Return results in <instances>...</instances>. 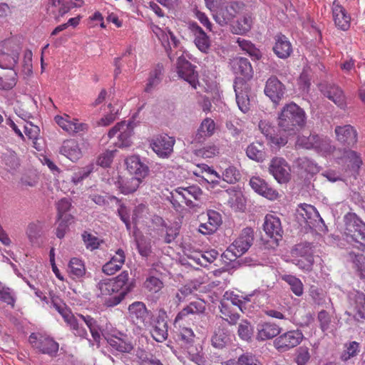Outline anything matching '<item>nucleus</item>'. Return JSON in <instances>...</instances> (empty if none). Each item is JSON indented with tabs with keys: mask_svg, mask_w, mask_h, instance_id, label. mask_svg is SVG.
I'll return each instance as SVG.
<instances>
[{
	"mask_svg": "<svg viewBox=\"0 0 365 365\" xmlns=\"http://www.w3.org/2000/svg\"><path fill=\"white\" fill-rule=\"evenodd\" d=\"M161 44L172 62L177 56L175 70L178 77L187 81L193 88H197L199 81L198 73L195 71L196 66L189 61V53L178 49L180 41L168 28L164 31L161 30Z\"/></svg>",
	"mask_w": 365,
	"mask_h": 365,
	"instance_id": "nucleus-1",
	"label": "nucleus"
},
{
	"mask_svg": "<svg viewBox=\"0 0 365 365\" xmlns=\"http://www.w3.org/2000/svg\"><path fill=\"white\" fill-rule=\"evenodd\" d=\"M191 29L195 35L194 42L196 46L200 51L207 53L210 46L208 36L196 23L191 24Z\"/></svg>",
	"mask_w": 365,
	"mask_h": 365,
	"instance_id": "nucleus-32",
	"label": "nucleus"
},
{
	"mask_svg": "<svg viewBox=\"0 0 365 365\" xmlns=\"http://www.w3.org/2000/svg\"><path fill=\"white\" fill-rule=\"evenodd\" d=\"M215 123L212 119L210 118H205L197 130L195 140L200 142L212 136L215 133Z\"/></svg>",
	"mask_w": 365,
	"mask_h": 365,
	"instance_id": "nucleus-36",
	"label": "nucleus"
},
{
	"mask_svg": "<svg viewBox=\"0 0 365 365\" xmlns=\"http://www.w3.org/2000/svg\"><path fill=\"white\" fill-rule=\"evenodd\" d=\"M238 7V4L232 3L220 9L213 14L215 21L221 26L227 25L237 16Z\"/></svg>",
	"mask_w": 365,
	"mask_h": 365,
	"instance_id": "nucleus-26",
	"label": "nucleus"
},
{
	"mask_svg": "<svg viewBox=\"0 0 365 365\" xmlns=\"http://www.w3.org/2000/svg\"><path fill=\"white\" fill-rule=\"evenodd\" d=\"M158 267V265H155ZM160 273L155 267L150 269L148 277L145 282V287L150 291L153 292H158L160 289Z\"/></svg>",
	"mask_w": 365,
	"mask_h": 365,
	"instance_id": "nucleus-45",
	"label": "nucleus"
},
{
	"mask_svg": "<svg viewBox=\"0 0 365 365\" xmlns=\"http://www.w3.org/2000/svg\"><path fill=\"white\" fill-rule=\"evenodd\" d=\"M319 89L323 95L334 102L339 108L344 109L346 106V97L343 91L336 85L322 83Z\"/></svg>",
	"mask_w": 365,
	"mask_h": 365,
	"instance_id": "nucleus-17",
	"label": "nucleus"
},
{
	"mask_svg": "<svg viewBox=\"0 0 365 365\" xmlns=\"http://www.w3.org/2000/svg\"><path fill=\"white\" fill-rule=\"evenodd\" d=\"M133 125L130 121L118 123L108 132V138H117L114 144L119 148H127L132 144L131 137L133 132Z\"/></svg>",
	"mask_w": 365,
	"mask_h": 365,
	"instance_id": "nucleus-11",
	"label": "nucleus"
},
{
	"mask_svg": "<svg viewBox=\"0 0 365 365\" xmlns=\"http://www.w3.org/2000/svg\"><path fill=\"white\" fill-rule=\"evenodd\" d=\"M129 317L130 320L140 329H145L150 331L152 337L160 341V329L158 327V321H152L149 318V314L145 304L140 302H135L128 307Z\"/></svg>",
	"mask_w": 365,
	"mask_h": 365,
	"instance_id": "nucleus-4",
	"label": "nucleus"
},
{
	"mask_svg": "<svg viewBox=\"0 0 365 365\" xmlns=\"http://www.w3.org/2000/svg\"><path fill=\"white\" fill-rule=\"evenodd\" d=\"M240 179V173L234 166H229L222 173V180L227 183L235 184Z\"/></svg>",
	"mask_w": 365,
	"mask_h": 365,
	"instance_id": "nucleus-55",
	"label": "nucleus"
},
{
	"mask_svg": "<svg viewBox=\"0 0 365 365\" xmlns=\"http://www.w3.org/2000/svg\"><path fill=\"white\" fill-rule=\"evenodd\" d=\"M2 160L9 171L16 170L19 165V159L16 153L11 150H7L2 155Z\"/></svg>",
	"mask_w": 365,
	"mask_h": 365,
	"instance_id": "nucleus-51",
	"label": "nucleus"
},
{
	"mask_svg": "<svg viewBox=\"0 0 365 365\" xmlns=\"http://www.w3.org/2000/svg\"><path fill=\"white\" fill-rule=\"evenodd\" d=\"M307 120L304 110L295 103L285 104L278 114L277 125L288 135H294L302 128Z\"/></svg>",
	"mask_w": 365,
	"mask_h": 365,
	"instance_id": "nucleus-3",
	"label": "nucleus"
},
{
	"mask_svg": "<svg viewBox=\"0 0 365 365\" xmlns=\"http://www.w3.org/2000/svg\"><path fill=\"white\" fill-rule=\"evenodd\" d=\"M247 157L257 162H262L264 159L263 145L259 142L253 143L248 145L246 150Z\"/></svg>",
	"mask_w": 365,
	"mask_h": 365,
	"instance_id": "nucleus-42",
	"label": "nucleus"
},
{
	"mask_svg": "<svg viewBox=\"0 0 365 365\" xmlns=\"http://www.w3.org/2000/svg\"><path fill=\"white\" fill-rule=\"evenodd\" d=\"M21 47L14 39H7L0 43V67L14 70Z\"/></svg>",
	"mask_w": 365,
	"mask_h": 365,
	"instance_id": "nucleus-8",
	"label": "nucleus"
},
{
	"mask_svg": "<svg viewBox=\"0 0 365 365\" xmlns=\"http://www.w3.org/2000/svg\"><path fill=\"white\" fill-rule=\"evenodd\" d=\"M125 261V252L122 249H118L110 260L103 266V272L108 275H113L120 270Z\"/></svg>",
	"mask_w": 365,
	"mask_h": 365,
	"instance_id": "nucleus-28",
	"label": "nucleus"
},
{
	"mask_svg": "<svg viewBox=\"0 0 365 365\" xmlns=\"http://www.w3.org/2000/svg\"><path fill=\"white\" fill-rule=\"evenodd\" d=\"M133 287L129 282L128 272H122L114 279L101 280L96 285L98 296L108 297L105 303L108 307H114L120 303L125 295Z\"/></svg>",
	"mask_w": 365,
	"mask_h": 365,
	"instance_id": "nucleus-2",
	"label": "nucleus"
},
{
	"mask_svg": "<svg viewBox=\"0 0 365 365\" xmlns=\"http://www.w3.org/2000/svg\"><path fill=\"white\" fill-rule=\"evenodd\" d=\"M175 143V138L168 134L161 135V158H168L173 153V146Z\"/></svg>",
	"mask_w": 365,
	"mask_h": 365,
	"instance_id": "nucleus-43",
	"label": "nucleus"
},
{
	"mask_svg": "<svg viewBox=\"0 0 365 365\" xmlns=\"http://www.w3.org/2000/svg\"><path fill=\"white\" fill-rule=\"evenodd\" d=\"M310 358L309 348L307 346H300L297 349L294 361L297 365H307Z\"/></svg>",
	"mask_w": 365,
	"mask_h": 365,
	"instance_id": "nucleus-59",
	"label": "nucleus"
},
{
	"mask_svg": "<svg viewBox=\"0 0 365 365\" xmlns=\"http://www.w3.org/2000/svg\"><path fill=\"white\" fill-rule=\"evenodd\" d=\"M221 317L230 324H236L240 319V314L228 302H221L220 306Z\"/></svg>",
	"mask_w": 365,
	"mask_h": 365,
	"instance_id": "nucleus-40",
	"label": "nucleus"
},
{
	"mask_svg": "<svg viewBox=\"0 0 365 365\" xmlns=\"http://www.w3.org/2000/svg\"><path fill=\"white\" fill-rule=\"evenodd\" d=\"M265 95L274 103L279 105L286 93L285 86L275 76H271L266 82Z\"/></svg>",
	"mask_w": 365,
	"mask_h": 365,
	"instance_id": "nucleus-16",
	"label": "nucleus"
},
{
	"mask_svg": "<svg viewBox=\"0 0 365 365\" xmlns=\"http://www.w3.org/2000/svg\"><path fill=\"white\" fill-rule=\"evenodd\" d=\"M227 298L222 302H228L231 306H237L240 310H242L243 305L248 301H250V297H243L237 294L226 293Z\"/></svg>",
	"mask_w": 365,
	"mask_h": 365,
	"instance_id": "nucleus-58",
	"label": "nucleus"
},
{
	"mask_svg": "<svg viewBox=\"0 0 365 365\" xmlns=\"http://www.w3.org/2000/svg\"><path fill=\"white\" fill-rule=\"evenodd\" d=\"M304 335L298 329L286 331L274 340V346L279 352L288 351L297 346L302 341Z\"/></svg>",
	"mask_w": 365,
	"mask_h": 365,
	"instance_id": "nucleus-13",
	"label": "nucleus"
},
{
	"mask_svg": "<svg viewBox=\"0 0 365 365\" xmlns=\"http://www.w3.org/2000/svg\"><path fill=\"white\" fill-rule=\"evenodd\" d=\"M227 339L228 338L226 334L223 331L219 329L215 331L212 336L211 343L214 347L217 349H222L226 345Z\"/></svg>",
	"mask_w": 365,
	"mask_h": 365,
	"instance_id": "nucleus-60",
	"label": "nucleus"
},
{
	"mask_svg": "<svg viewBox=\"0 0 365 365\" xmlns=\"http://www.w3.org/2000/svg\"><path fill=\"white\" fill-rule=\"evenodd\" d=\"M29 342L32 346L41 353L55 355L58 350V344L53 339L40 334L32 333L29 336Z\"/></svg>",
	"mask_w": 365,
	"mask_h": 365,
	"instance_id": "nucleus-14",
	"label": "nucleus"
},
{
	"mask_svg": "<svg viewBox=\"0 0 365 365\" xmlns=\"http://www.w3.org/2000/svg\"><path fill=\"white\" fill-rule=\"evenodd\" d=\"M282 278L289 285L291 290L297 296L299 297L303 294V284L299 279L292 275H284Z\"/></svg>",
	"mask_w": 365,
	"mask_h": 365,
	"instance_id": "nucleus-50",
	"label": "nucleus"
},
{
	"mask_svg": "<svg viewBox=\"0 0 365 365\" xmlns=\"http://www.w3.org/2000/svg\"><path fill=\"white\" fill-rule=\"evenodd\" d=\"M17 73L15 70L9 71L4 76H0V89L10 90L16 84Z\"/></svg>",
	"mask_w": 365,
	"mask_h": 365,
	"instance_id": "nucleus-49",
	"label": "nucleus"
},
{
	"mask_svg": "<svg viewBox=\"0 0 365 365\" xmlns=\"http://www.w3.org/2000/svg\"><path fill=\"white\" fill-rule=\"evenodd\" d=\"M275 43L273 51L280 58H288L292 52V46L288 38L283 34H277L274 37Z\"/></svg>",
	"mask_w": 365,
	"mask_h": 365,
	"instance_id": "nucleus-29",
	"label": "nucleus"
},
{
	"mask_svg": "<svg viewBox=\"0 0 365 365\" xmlns=\"http://www.w3.org/2000/svg\"><path fill=\"white\" fill-rule=\"evenodd\" d=\"M204 310L205 306L202 302H191L178 314L175 319V324L178 323L180 321L187 322V320L191 319V318L189 317L190 316L202 313Z\"/></svg>",
	"mask_w": 365,
	"mask_h": 365,
	"instance_id": "nucleus-35",
	"label": "nucleus"
},
{
	"mask_svg": "<svg viewBox=\"0 0 365 365\" xmlns=\"http://www.w3.org/2000/svg\"><path fill=\"white\" fill-rule=\"evenodd\" d=\"M332 14L335 25L339 29L342 31H346L349 29L351 18L343 6L334 4Z\"/></svg>",
	"mask_w": 365,
	"mask_h": 365,
	"instance_id": "nucleus-30",
	"label": "nucleus"
},
{
	"mask_svg": "<svg viewBox=\"0 0 365 365\" xmlns=\"http://www.w3.org/2000/svg\"><path fill=\"white\" fill-rule=\"evenodd\" d=\"M83 324H86L89 329L93 341L98 344L101 340V331L97 321L91 316L77 314L67 324L70 330L76 336L81 339H87L88 332L83 327Z\"/></svg>",
	"mask_w": 365,
	"mask_h": 365,
	"instance_id": "nucleus-5",
	"label": "nucleus"
},
{
	"mask_svg": "<svg viewBox=\"0 0 365 365\" xmlns=\"http://www.w3.org/2000/svg\"><path fill=\"white\" fill-rule=\"evenodd\" d=\"M237 333L242 339L245 341L250 339L253 334V327L251 323L247 320H242L239 324Z\"/></svg>",
	"mask_w": 365,
	"mask_h": 365,
	"instance_id": "nucleus-52",
	"label": "nucleus"
},
{
	"mask_svg": "<svg viewBox=\"0 0 365 365\" xmlns=\"http://www.w3.org/2000/svg\"><path fill=\"white\" fill-rule=\"evenodd\" d=\"M32 52L27 50L24 52V59L22 61V72L26 75L30 76L32 73Z\"/></svg>",
	"mask_w": 365,
	"mask_h": 365,
	"instance_id": "nucleus-62",
	"label": "nucleus"
},
{
	"mask_svg": "<svg viewBox=\"0 0 365 365\" xmlns=\"http://www.w3.org/2000/svg\"><path fill=\"white\" fill-rule=\"evenodd\" d=\"M56 123L66 132L70 135L81 134L88 129V124L80 122L76 118H71L68 115H56Z\"/></svg>",
	"mask_w": 365,
	"mask_h": 365,
	"instance_id": "nucleus-15",
	"label": "nucleus"
},
{
	"mask_svg": "<svg viewBox=\"0 0 365 365\" xmlns=\"http://www.w3.org/2000/svg\"><path fill=\"white\" fill-rule=\"evenodd\" d=\"M253 20L250 14H245L231 24V31L233 34L243 35L248 32L252 26Z\"/></svg>",
	"mask_w": 365,
	"mask_h": 365,
	"instance_id": "nucleus-38",
	"label": "nucleus"
},
{
	"mask_svg": "<svg viewBox=\"0 0 365 365\" xmlns=\"http://www.w3.org/2000/svg\"><path fill=\"white\" fill-rule=\"evenodd\" d=\"M165 232V242L170 243L173 241L178 235V227L176 225L174 227H168L167 225L163 226L161 224V233Z\"/></svg>",
	"mask_w": 365,
	"mask_h": 365,
	"instance_id": "nucleus-64",
	"label": "nucleus"
},
{
	"mask_svg": "<svg viewBox=\"0 0 365 365\" xmlns=\"http://www.w3.org/2000/svg\"><path fill=\"white\" fill-rule=\"evenodd\" d=\"M207 216V221L200 223L198 227V231L204 235L215 232L222 222L220 214L215 210H208Z\"/></svg>",
	"mask_w": 365,
	"mask_h": 365,
	"instance_id": "nucleus-25",
	"label": "nucleus"
},
{
	"mask_svg": "<svg viewBox=\"0 0 365 365\" xmlns=\"http://www.w3.org/2000/svg\"><path fill=\"white\" fill-rule=\"evenodd\" d=\"M344 220L346 240L365 246V223L354 213L346 215Z\"/></svg>",
	"mask_w": 365,
	"mask_h": 365,
	"instance_id": "nucleus-7",
	"label": "nucleus"
},
{
	"mask_svg": "<svg viewBox=\"0 0 365 365\" xmlns=\"http://www.w3.org/2000/svg\"><path fill=\"white\" fill-rule=\"evenodd\" d=\"M250 185L255 192L269 200H275L279 197L278 192L259 177H252Z\"/></svg>",
	"mask_w": 365,
	"mask_h": 365,
	"instance_id": "nucleus-20",
	"label": "nucleus"
},
{
	"mask_svg": "<svg viewBox=\"0 0 365 365\" xmlns=\"http://www.w3.org/2000/svg\"><path fill=\"white\" fill-rule=\"evenodd\" d=\"M142 182V179L140 178L131 177L127 179H120L116 182V186L120 190V192L124 195H128L135 192L140 184Z\"/></svg>",
	"mask_w": 365,
	"mask_h": 365,
	"instance_id": "nucleus-39",
	"label": "nucleus"
},
{
	"mask_svg": "<svg viewBox=\"0 0 365 365\" xmlns=\"http://www.w3.org/2000/svg\"><path fill=\"white\" fill-rule=\"evenodd\" d=\"M296 145L304 149H314L318 153H331L334 150L331 140L327 138H322L317 134H310L309 136L299 135Z\"/></svg>",
	"mask_w": 365,
	"mask_h": 365,
	"instance_id": "nucleus-9",
	"label": "nucleus"
},
{
	"mask_svg": "<svg viewBox=\"0 0 365 365\" xmlns=\"http://www.w3.org/2000/svg\"><path fill=\"white\" fill-rule=\"evenodd\" d=\"M92 165H88L84 168H80L76 172L73 173L71 178V181L73 183V185H78L85 178H86L92 173Z\"/></svg>",
	"mask_w": 365,
	"mask_h": 365,
	"instance_id": "nucleus-53",
	"label": "nucleus"
},
{
	"mask_svg": "<svg viewBox=\"0 0 365 365\" xmlns=\"http://www.w3.org/2000/svg\"><path fill=\"white\" fill-rule=\"evenodd\" d=\"M282 328L277 324L269 322H261L257 327L256 339L264 341L272 339L280 334Z\"/></svg>",
	"mask_w": 365,
	"mask_h": 365,
	"instance_id": "nucleus-24",
	"label": "nucleus"
},
{
	"mask_svg": "<svg viewBox=\"0 0 365 365\" xmlns=\"http://www.w3.org/2000/svg\"><path fill=\"white\" fill-rule=\"evenodd\" d=\"M342 158L346 163H348L349 165L351 166L352 168L358 169L362 164L360 155L352 150H344Z\"/></svg>",
	"mask_w": 365,
	"mask_h": 365,
	"instance_id": "nucleus-48",
	"label": "nucleus"
},
{
	"mask_svg": "<svg viewBox=\"0 0 365 365\" xmlns=\"http://www.w3.org/2000/svg\"><path fill=\"white\" fill-rule=\"evenodd\" d=\"M269 172L279 182L284 183L289 180L290 168L285 160L282 158H274L272 160L269 168Z\"/></svg>",
	"mask_w": 365,
	"mask_h": 365,
	"instance_id": "nucleus-18",
	"label": "nucleus"
},
{
	"mask_svg": "<svg viewBox=\"0 0 365 365\" xmlns=\"http://www.w3.org/2000/svg\"><path fill=\"white\" fill-rule=\"evenodd\" d=\"M68 271L73 277L80 278L86 273L85 265L81 259L73 257L69 262Z\"/></svg>",
	"mask_w": 365,
	"mask_h": 365,
	"instance_id": "nucleus-47",
	"label": "nucleus"
},
{
	"mask_svg": "<svg viewBox=\"0 0 365 365\" xmlns=\"http://www.w3.org/2000/svg\"><path fill=\"white\" fill-rule=\"evenodd\" d=\"M239 365H263L259 359L250 352H245L238 357Z\"/></svg>",
	"mask_w": 365,
	"mask_h": 365,
	"instance_id": "nucleus-56",
	"label": "nucleus"
},
{
	"mask_svg": "<svg viewBox=\"0 0 365 365\" xmlns=\"http://www.w3.org/2000/svg\"><path fill=\"white\" fill-rule=\"evenodd\" d=\"M235 92L236 95V101L240 110L244 113L250 110V88L248 85L242 79H237L235 82Z\"/></svg>",
	"mask_w": 365,
	"mask_h": 365,
	"instance_id": "nucleus-19",
	"label": "nucleus"
},
{
	"mask_svg": "<svg viewBox=\"0 0 365 365\" xmlns=\"http://www.w3.org/2000/svg\"><path fill=\"white\" fill-rule=\"evenodd\" d=\"M230 66L233 73L242 77V80H250L253 76L252 65L247 58L235 57L230 60ZM239 79L238 78L237 80Z\"/></svg>",
	"mask_w": 365,
	"mask_h": 365,
	"instance_id": "nucleus-21",
	"label": "nucleus"
},
{
	"mask_svg": "<svg viewBox=\"0 0 365 365\" xmlns=\"http://www.w3.org/2000/svg\"><path fill=\"white\" fill-rule=\"evenodd\" d=\"M60 153L73 162L80 159L82 155L78 143L73 139L63 142L60 148Z\"/></svg>",
	"mask_w": 365,
	"mask_h": 365,
	"instance_id": "nucleus-33",
	"label": "nucleus"
},
{
	"mask_svg": "<svg viewBox=\"0 0 365 365\" xmlns=\"http://www.w3.org/2000/svg\"><path fill=\"white\" fill-rule=\"evenodd\" d=\"M82 238L86 247L91 250L98 249L102 242L98 237L86 232L82 234Z\"/></svg>",
	"mask_w": 365,
	"mask_h": 365,
	"instance_id": "nucleus-61",
	"label": "nucleus"
},
{
	"mask_svg": "<svg viewBox=\"0 0 365 365\" xmlns=\"http://www.w3.org/2000/svg\"><path fill=\"white\" fill-rule=\"evenodd\" d=\"M73 8L71 3H63V0H49L48 6V12L53 15L56 21L67 14Z\"/></svg>",
	"mask_w": 365,
	"mask_h": 365,
	"instance_id": "nucleus-34",
	"label": "nucleus"
},
{
	"mask_svg": "<svg viewBox=\"0 0 365 365\" xmlns=\"http://www.w3.org/2000/svg\"><path fill=\"white\" fill-rule=\"evenodd\" d=\"M334 133L336 140L341 144L354 146L357 143V131L351 125H337Z\"/></svg>",
	"mask_w": 365,
	"mask_h": 365,
	"instance_id": "nucleus-22",
	"label": "nucleus"
},
{
	"mask_svg": "<svg viewBox=\"0 0 365 365\" xmlns=\"http://www.w3.org/2000/svg\"><path fill=\"white\" fill-rule=\"evenodd\" d=\"M254 230L251 227L244 228L240 236L229 246L227 255L231 254L234 257H238L245 253L253 244Z\"/></svg>",
	"mask_w": 365,
	"mask_h": 365,
	"instance_id": "nucleus-12",
	"label": "nucleus"
},
{
	"mask_svg": "<svg viewBox=\"0 0 365 365\" xmlns=\"http://www.w3.org/2000/svg\"><path fill=\"white\" fill-rule=\"evenodd\" d=\"M23 126L25 135L30 140H32L35 144V141L37 140L40 135V128L38 126L34 125L32 122H26V123H24Z\"/></svg>",
	"mask_w": 365,
	"mask_h": 365,
	"instance_id": "nucleus-57",
	"label": "nucleus"
},
{
	"mask_svg": "<svg viewBox=\"0 0 365 365\" xmlns=\"http://www.w3.org/2000/svg\"><path fill=\"white\" fill-rule=\"evenodd\" d=\"M296 218L298 223L304 227L323 230L325 227L323 219L317 209L309 204H300L297 209Z\"/></svg>",
	"mask_w": 365,
	"mask_h": 365,
	"instance_id": "nucleus-6",
	"label": "nucleus"
},
{
	"mask_svg": "<svg viewBox=\"0 0 365 365\" xmlns=\"http://www.w3.org/2000/svg\"><path fill=\"white\" fill-rule=\"evenodd\" d=\"M295 163L299 168L307 173H314L318 171L317 165L307 157L298 158Z\"/></svg>",
	"mask_w": 365,
	"mask_h": 365,
	"instance_id": "nucleus-54",
	"label": "nucleus"
},
{
	"mask_svg": "<svg viewBox=\"0 0 365 365\" xmlns=\"http://www.w3.org/2000/svg\"><path fill=\"white\" fill-rule=\"evenodd\" d=\"M125 165L128 171L130 174L135 175V178L143 179L148 175V166L143 163L137 155L127 158L125 159Z\"/></svg>",
	"mask_w": 365,
	"mask_h": 365,
	"instance_id": "nucleus-27",
	"label": "nucleus"
},
{
	"mask_svg": "<svg viewBox=\"0 0 365 365\" xmlns=\"http://www.w3.org/2000/svg\"><path fill=\"white\" fill-rule=\"evenodd\" d=\"M219 153V148L215 145H210L197 150V155L204 158H210Z\"/></svg>",
	"mask_w": 365,
	"mask_h": 365,
	"instance_id": "nucleus-63",
	"label": "nucleus"
},
{
	"mask_svg": "<svg viewBox=\"0 0 365 365\" xmlns=\"http://www.w3.org/2000/svg\"><path fill=\"white\" fill-rule=\"evenodd\" d=\"M237 43L240 48L248 53L253 59L259 60L262 55L258 48L250 41L237 38Z\"/></svg>",
	"mask_w": 365,
	"mask_h": 365,
	"instance_id": "nucleus-44",
	"label": "nucleus"
},
{
	"mask_svg": "<svg viewBox=\"0 0 365 365\" xmlns=\"http://www.w3.org/2000/svg\"><path fill=\"white\" fill-rule=\"evenodd\" d=\"M360 351V345L356 341H350L344 344V350L341 354L340 359L346 362L358 355Z\"/></svg>",
	"mask_w": 365,
	"mask_h": 365,
	"instance_id": "nucleus-46",
	"label": "nucleus"
},
{
	"mask_svg": "<svg viewBox=\"0 0 365 365\" xmlns=\"http://www.w3.org/2000/svg\"><path fill=\"white\" fill-rule=\"evenodd\" d=\"M263 228L265 233L276 242L282 237L283 230L279 218L273 215H267L264 217Z\"/></svg>",
	"mask_w": 365,
	"mask_h": 365,
	"instance_id": "nucleus-23",
	"label": "nucleus"
},
{
	"mask_svg": "<svg viewBox=\"0 0 365 365\" xmlns=\"http://www.w3.org/2000/svg\"><path fill=\"white\" fill-rule=\"evenodd\" d=\"M347 301L346 314L357 322L365 320V293L353 289L347 294Z\"/></svg>",
	"mask_w": 365,
	"mask_h": 365,
	"instance_id": "nucleus-10",
	"label": "nucleus"
},
{
	"mask_svg": "<svg viewBox=\"0 0 365 365\" xmlns=\"http://www.w3.org/2000/svg\"><path fill=\"white\" fill-rule=\"evenodd\" d=\"M43 222L38 220L30 222L26 228V235L32 245L38 244L43 232Z\"/></svg>",
	"mask_w": 365,
	"mask_h": 365,
	"instance_id": "nucleus-37",
	"label": "nucleus"
},
{
	"mask_svg": "<svg viewBox=\"0 0 365 365\" xmlns=\"http://www.w3.org/2000/svg\"><path fill=\"white\" fill-rule=\"evenodd\" d=\"M293 256L304 259H314L313 246L309 242H304L297 245L292 251Z\"/></svg>",
	"mask_w": 365,
	"mask_h": 365,
	"instance_id": "nucleus-41",
	"label": "nucleus"
},
{
	"mask_svg": "<svg viewBox=\"0 0 365 365\" xmlns=\"http://www.w3.org/2000/svg\"><path fill=\"white\" fill-rule=\"evenodd\" d=\"M164 197L168 200L176 210H179L182 207L181 202H185L188 206H193L192 201L186 196L182 189L178 187L173 191L168 192V195L163 193Z\"/></svg>",
	"mask_w": 365,
	"mask_h": 365,
	"instance_id": "nucleus-31",
	"label": "nucleus"
}]
</instances>
